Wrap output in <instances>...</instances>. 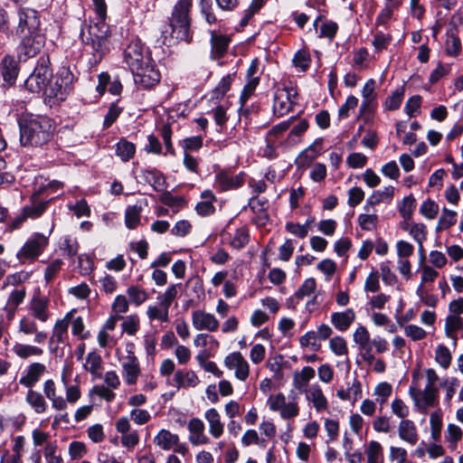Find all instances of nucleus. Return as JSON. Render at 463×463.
Segmentation results:
<instances>
[{
    "mask_svg": "<svg viewBox=\"0 0 463 463\" xmlns=\"http://www.w3.org/2000/svg\"><path fill=\"white\" fill-rule=\"evenodd\" d=\"M124 61L131 71L137 85L150 89L161 79V74L151 57V52L138 38L129 41L124 50Z\"/></svg>",
    "mask_w": 463,
    "mask_h": 463,
    "instance_id": "nucleus-1",
    "label": "nucleus"
},
{
    "mask_svg": "<svg viewBox=\"0 0 463 463\" xmlns=\"http://www.w3.org/2000/svg\"><path fill=\"white\" fill-rule=\"evenodd\" d=\"M192 0H178L175 5L168 24L161 29V42L171 46L179 42L190 43L193 39L190 11Z\"/></svg>",
    "mask_w": 463,
    "mask_h": 463,
    "instance_id": "nucleus-2",
    "label": "nucleus"
},
{
    "mask_svg": "<svg viewBox=\"0 0 463 463\" xmlns=\"http://www.w3.org/2000/svg\"><path fill=\"white\" fill-rule=\"evenodd\" d=\"M20 143L24 146H42L54 131L52 121L40 115L24 114L19 120Z\"/></svg>",
    "mask_w": 463,
    "mask_h": 463,
    "instance_id": "nucleus-3",
    "label": "nucleus"
},
{
    "mask_svg": "<svg viewBox=\"0 0 463 463\" xmlns=\"http://www.w3.org/2000/svg\"><path fill=\"white\" fill-rule=\"evenodd\" d=\"M49 299L35 293L29 302V315L23 317L19 321L18 332L26 335H34L33 342L36 344L43 343L47 338V333L40 331L36 320L41 323H46L51 317L49 310Z\"/></svg>",
    "mask_w": 463,
    "mask_h": 463,
    "instance_id": "nucleus-4",
    "label": "nucleus"
},
{
    "mask_svg": "<svg viewBox=\"0 0 463 463\" xmlns=\"http://www.w3.org/2000/svg\"><path fill=\"white\" fill-rule=\"evenodd\" d=\"M109 36V27L104 21L85 24V28H81V41L85 45L86 52L91 54L89 60L90 66L98 65L108 52Z\"/></svg>",
    "mask_w": 463,
    "mask_h": 463,
    "instance_id": "nucleus-5",
    "label": "nucleus"
},
{
    "mask_svg": "<svg viewBox=\"0 0 463 463\" xmlns=\"http://www.w3.org/2000/svg\"><path fill=\"white\" fill-rule=\"evenodd\" d=\"M50 65L51 61L48 54H43L39 58L33 71L24 82L29 91L39 93L47 86L53 76Z\"/></svg>",
    "mask_w": 463,
    "mask_h": 463,
    "instance_id": "nucleus-6",
    "label": "nucleus"
},
{
    "mask_svg": "<svg viewBox=\"0 0 463 463\" xmlns=\"http://www.w3.org/2000/svg\"><path fill=\"white\" fill-rule=\"evenodd\" d=\"M48 243L49 238L47 236L36 232L18 250L16 258L21 263H24L25 260H34L44 251Z\"/></svg>",
    "mask_w": 463,
    "mask_h": 463,
    "instance_id": "nucleus-7",
    "label": "nucleus"
},
{
    "mask_svg": "<svg viewBox=\"0 0 463 463\" xmlns=\"http://www.w3.org/2000/svg\"><path fill=\"white\" fill-rule=\"evenodd\" d=\"M45 43V37L42 33L22 34V41L17 49L20 61H26L41 52Z\"/></svg>",
    "mask_w": 463,
    "mask_h": 463,
    "instance_id": "nucleus-8",
    "label": "nucleus"
},
{
    "mask_svg": "<svg viewBox=\"0 0 463 463\" xmlns=\"http://www.w3.org/2000/svg\"><path fill=\"white\" fill-rule=\"evenodd\" d=\"M410 396L414 404L420 411H425L427 408L432 407L438 402L439 390L436 386L426 384L423 390H416L411 387L409 390Z\"/></svg>",
    "mask_w": 463,
    "mask_h": 463,
    "instance_id": "nucleus-9",
    "label": "nucleus"
},
{
    "mask_svg": "<svg viewBox=\"0 0 463 463\" xmlns=\"http://www.w3.org/2000/svg\"><path fill=\"white\" fill-rule=\"evenodd\" d=\"M65 77L52 79L43 89V93L48 99H55L56 100H64L71 91V75L66 72Z\"/></svg>",
    "mask_w": 463,
    "mask_h": 463,
    "instance_id": "nucleus-10",
    "label": "nucleus"
},
{
    "mask_svg": "<svg viewBox=\"0 0 463 463\" xmlns=\"http://www.w3.org/2000/svg\"><path fill=\"white\" fill-rule=\"evenodd\" d=\"M17 33L20 34L39 33L40 17L37 11L31 8L21 9L18 13Z\"/></svg>",
    "mask_w": 463,
    "mask_h": 463,
    "instance_id": "nucleus-11",
    "label": "nucleus"
},
{
    "mask_svg": "<svg viewBox=\"0 0 463 463\" xmlns=\"http://www.w3.org/2000/svg\"><path fill=\"white\" fill-rule=\"evenodd\" d=\"M297 94V91L293 88L284 87L279 89L274 99V112L279 116H283L291 110Z\"/></svg>",
    "mask_w": 463,
    "mask_h": 463,
    "instance_id": "nucleus-12",
    "label": "nucleus"
},
{
    "mask_svg": "<svg viewBox=\"0 0 463 463\" xmlns=\"http://www.w3.org/2000/svg\"><path fill=\"white\" fill-rule=\"evenodd\" d=\"M224 364L230 370L235 369V376L240 381H245L250 373V365L240 352H234L224 359Z\"/></svg>",
    "mask_w": 463,
    "mask_h": 463,
    "instance_id": "nucleus-13",
    "label": "nucleus"
},
{
    "mask_svg": "<svg viewBox=\"0 0 463 463\" xmlns=\"http://www.w3.org/2000/svg\"><path fill=\"white\" fill-rule=\"evenodd\" d=\"M37 194L33 195L32 203L24 207L22 214L14 220L12 223L14 229L19 228L27 218L34 219L43 214L48 202H37Z\"/></svg>",
    "mask_w": 463,
    "mask_h": 463,
    "instance_id": "nucleus-14",
    "label": "nucleus"
},
{
    "mask_svg": "<svg viewBox=\"0 0 463 463\" xmlns=\"http://www.w3.org/2000/svg\"><path fill=\"white\" fill-rule=\"evenodd\" d=\"M244 181V174L240 173L237 175L221 171L215 175V186L221 191H228L237 189L241 186Z\"/></svg>",
    "mask_w": 463,
    "mask_h": 463,
    "instance_id": "nucleus-15",
    "label": "nucleus"
},
{
    "mask_svg": "<svg viewBox=\"0 0 463 463\" xmlns=\"http://www.w3.org/2000/svg\"><path fill=\"white\" fill-rule=\"evenodd\" d=\"M192 323L197 330L216 331L219 327V322L212 314L204 311L195 310L192 314Z\"/></svg>",
    "mask_w": 463,
    "mask_h": 463,
    "instance_id": "nucleus-16",
    "label": "nucleus"
},
{
    "mask_svg": "<svg viewBox=\"0 0 463 463\" xmlns=\"http://www.w3.org/2000/svg\"><path fill=\"white\" fill-rule=\"evenodd\" d=\"M230 42L229 36L211 31V58L213 60L222 58L227 52Z\"/></svg>",
    "mask_w": 463,
    "mask_h": 463,
    "instance_id": "nucleus-17",
    "label": "nucleus"
},
{
    "mask_svg": "<svg viewBox=\"0 0 463 463\" xmlns=\"http://www.w3.org/2000/svg\"><path fill=\"white\" fill-rule=\"evenodd\" d=\"M190 431L189 441L194 446L203 445L209 442V438L204 434V423L198 418H193L188 422Z\"/></svg>",
    "mask_w": 463,
    "mask_h": 463,
    "instance_id": "nucleus-18",
    "label": "nucleus"
},
{
    "mask_svg": "<svg viewBox=\"0 0 463 463\" xmlns=\"http://www.w3.org/2000/svg\"><path fill=\"white\" fill-rule=\"evenodd\" d=\"M45 371L46 367L43 364L33 363L28 366L19 382L22 385L31 388L40 380Z\"/></svg>",
    "mask_w": 463,
    "mask_h": 463,
    "instance_id": "nucleus-19",
    "label": "nucleus"
},
{
    "mask_svg": "<svg viewBox=\"0 0 463 463\" xmlns=\"http://www.w3.org/2000/svg\"><path fill=\"white\" fill-rule=\"evenodd\" d=\"M399 437L402 440L415 445L419 436L415 423L411 420H402L398 426Z\"/></svg>",
    "mask_w": 463,
    "mask_h": 463,
    "instance_id": "nucleus-20",
    "label": "nucleus"
},
{
    "mask_svg": "<svg viewBox=\"0 0 463 463\" xmlns=\"http://www.w3.org/2000/svg\"><path fill=\"white\" fill-rule=\"evenodd\" d=\"M43 393L51 401L54 410L64 411L67 408L66 401L61 395L56 393V385L52 380H46L43 383Z\"/></svg>",
    "mask_w": 463,
    "mask_h": 463,
    "instance_id": "nucleus-21",
    "label": "nucleus"
},
{
    "mask_svg": "<svg viewBox=\"0 0 463 463\" xmlns=\"http://www.w3.org/2000/svg\"><path fill=\"white\" fill-rule=\"evenodd\" d=\"M70 321V314L66 315L63 318L58 319L52 328V335L49 340L51 344H62L65 345L68 339V327Z\"/></svg>",
    "mask_w": 463,
    "mask_h": 463,
    "instance_id": "nucleus-22",
    "label": "nucleus"
},
{
    "mask_svg": "<svg viewBox=\"0 0 463 463\" xmlns=\"http://www.w3.org/2000/svg\"><path fill=\"white\" fill-rule=\"evenodd\" d=\"M355 319V313L352 308L344 312H335L331 315V323L339 331H345Z\"/></svg>",
    "mask_w": 463,
    "mask_h": 463,
    "instance_id": "nucleus-23",
    "label": "nucleus"
},
{
    "mask_svg": "<svg viewBox=\"0 0 463 463\" xmlns=\"http://www.w3.org/2000/svg\"><path fill=\"white\" fill-rule=\"evenodd\" d=\"M123 375L128 384H134L140 373L139 364L136 356L128 355L122 364Z\"/></svg>",
    "mask_w": 463,
    "mask_h": 463,
    "instance_id": "nucleus-24",
    "label": "nucleus"
},
{
    "mask_svg": "<svg viewBox=\"0 0 463 463\" xmlns=\"http://www.w3.org/2000/svg\"><path fill=\"white\" fill-rule=\"evenodd\" d=\"M305 392H307V399L314 404L317 411L327 408V400L318 384L311 385Z\"/></svg>",
    "mask_w": 463,
    "mask_h": 463,
    "instance_id": "nucleus-25",
    "label": "nucleus"
},
{
    "mask_svg": "<svg viewBox=\"0 0 463 463\" xmlns=\"http://www.w3.org/2000/svg\"><path fill=\"white\" fill-rule=\"evenodd\" d=\"M204 417L209 423V431L216 439L223 433V424L221 421L219 412L212 408L206 411Z\"/></svg>",
    "mask_w": 463,
    "mask_h": 463,
    "instance_id": "nucleus-26",
    "label": "nucleus"
},
{
    "mask_svg": "<svg viewBox=\"0 0 463 463\" xmlns=\"http://www.w3.org/2000/svg\"><path fill=\"white\" fill-rule=\"evenodd\" d=\"M154 442L164 450H170L179 442V437L167 430H161L154 439Z\"/></svg>",
    "mask_w": 463,
    "mask_h": 463,
    "instance_id": "nucleus-27",
    "label": "nucleus"
},
{
    "mask_svg": "<svg viewBox=\"0 0 463 463\" xmlns=\"http://www.w3.org/2000/svg\"><path fill=\"white\" fill-rule=\"evenodd\" d=\"M463 328V318L455 316V315H449L446 317V323H445V333L446 335L453 340V344H457V335L456 332Z\"/></svg>",
    "mask_w": 463,
    "mask_h": 463,
    "instance_id": "nucleus-28",
    "label": "nucleus"
},
{
    "mask_svg": "<svg viewBox=\"0 0 463 463\" xmlns=\"http://www.w3.org/2000/svg\"><path fill=\"white\" fill-rule=\"evenodd\" d=\"M1 72L5 81L13 84L17 77V66L15 61L9 56H5L2 61Z\"/></svg>",
    "mask_w": 463,
    "mask_h": 463,
    "instance_id": "nucleus-29",
    "label": "nucleus"
},
{
    "mask_svg": "<svg viewBox=\"0 0 463 463\" xmlns=\"http://www.w3.org/2000/svg\"><path fill=\"white\" fill-rule=\"evenodd\" d=\"M14 353L22 359H27L31 356H41L43 350L38 346L16 343L13 346Z\"/></svg>",
    "mask_w": 463,
    "mask_h": 463,
    "instance_id": "nucleus-30",
    "label": "nucleus"
},
{
    "mask_svg": "<svg viewBox=\"0 0 463 463\" xmlns=\"http://www.w3.org/2000/svg\"><path fill=\"white\" fill-rule=\"evenodd\" d=\"M315 370L310 366H305L299 373H296L294 376L295 387L304 392L307 389V383L315 377Z\"/></svg>",
    "mask_w": 463,
    "mask_h": 463,
    "instance_id": "nucleus-31",
    "label": "nucleus"
},
{
    "mask_svg": "<svg viewBox=\"0 0 463 463\" xmlns=\"http://www.w3.org/2000/svg\"><path fill=\"white\" fill-rule=\"evenodd\" d=\"M26 402L36 413H43L47 409L44 397L38 392L29 390L26 395Z\"/></svg>",
    "mask_w": 463,
    "mask_h": 463,
    "instance_id": "nucleus-32",
    "label": "nucleus"
},
{
    "mask_svg": "<svg viewBox=\"0 0 463 463\" xmlns=\"http://www.w3.org/2000/svg\"><path fill=\"white\" fill-rule=\"evenodd\" d=\"M141 212V203L128 206L125 213V222L128 229H135L139 224Z\"/></svg>",
    "mask_w": 463,
    "mask_h": 463,
    "instance_id": "nucleus-33",
    "label": "nucleus"
},
{
    "mask_svg": "<svg viewBox=\"0 0 463 463\" xmlns=\"http://www.w3.org/2000/svg\"><path fill=\"white\" fill-rule=\"evenodd\" d=\"M101 356L96 352H90L88 354L86 358V364L84 367L87 371H89L92 375L100 377V370H101Z\"/></svg>",
    "mask_w": 463,
    "mask_h": 463,
    "instance_id": "nucleus-34",
    "label": "nucleus"
},
{
    "mask_svg": "<svg viewBox=\"0 0 463 463\" xmlns=\"http://www.w3.org/2000/svg\"><path fill=\"white\" fill-rule=\"evenodd\" d=\"M135 151V145L126 139H120L117 144L116 154L124 162H128L131 157H133Z\"/></svg>",
    "mask_w": 463,
    "mask_h": 463,
    "instance_id": "nucleus-35",
    "label": "nucleus"
},
{
    "mask_svg": "<svg viewBox=\"0 0 463 463\" xmlns=\"http://www.w3.org/2000/svg\"><path fill=\"white\" fill-rule=\"evenodd\" d=\"M368 463H382L383 459V447L375 440L369 442L366 449Z\"/></svg>",
    "mask_w": 463,
    "mask_h": 463,
    "instance_id": "nucleus-36",
    "label": "nucleus"
},
{
    "mask_svg": "<svg viewBox=\"0 0 463 463\" xmlns=\"http://www.w3.org/2000/svg\"><path fill=\"white\" fill-rule=\"evenodd\" d=\"M435 360L442 368H449L452 360L449 348L444 345H439L435 351Z\"/></svg>",
    "mask_w": 463,
    "mask_h": 463,
    "instance_id": "nucleus-37",
    "label": "nucleus"
},
{
    "mask_svg": "<svg viewBox=\"0 0 463 463\" xmlns=\"http://www.w3.org/2000/svg\"><path fill=\"white\" fill-rule=\"evenodd\" d=\"M61 381L65 386L66 391V404L69 403H75L80 398V391L78 386L76 385H69L67 375L65 373V369L62 372L61 374Z\"/></svg>",
    "mask_w": 463,
    "mask_h": 463,
    "instance_id": "nucleus-38",
    "label": "nucleus"
},
{
    "mask_svg": "<svg viewBox=\"0 0 463 463\" xmlns=\"http://www.w3.org/2000/svg\"><path fill=\"white\" fill-rule=\"evenodd\" d=\"M249 240V230L245 227H241L236 230L230 243L234 249H242L248 244Z\"/></svg>",
    "mask_w": 463,
    "mask_h": 463,
    "instance_id": "nucleus-39",
    "label": "nucleus"
},
{
    "mask_svg": "<svg viewBox=\"0 0 463 463\" xmlns=\"http://www.w3.org/2000/svg\"><path fill=\"white\" fill-rule=\"evenodd\" d=\"M457 222V213L447 208H443L441 216L438 223V230H447Z\"/></svg>",
    "mask_w": 463,
    "mask_h": 463,
    "instance_id": "nucleus-40",
    "label": "nucleus"
},
{
    "mask_svg": "<svg viewBox=\"0 0 463 463\" xmlns=\"http://www.w3.org/2000/svg\"><path fill=\"white\" fill-rule=\"evenodd\" d=\"M404 96V90L397 89L385 100V108L389 110L398 109L402 104Z\"/></svg>",
    "mask_w": 463,
    "mask_h": 463,
    "instance_id": "nucleus-41",
    "label": "nucleus"
},
{
    "mask_svg": "<svg viewBox=\"0 0 463 463\" xmlns=\"http://www.w3.org/2000/svg\"><path fill=\"white\" fill-rule=\"evenodd\" d=\"M392 387L388 383H381L376 385L374 389V395L377 396L376 402L383 406L386 402L388 397L392 394Z\"/></svg>",
    "mask_w": 463,
    "mask_h": 463,
    "instance_id": "nucleus-42",
    "label": "nucleus"
},
{
    "mask_svg": "<svg viewBox=\"0 0 463 463\" xmlns=\"http://www.w3.org/2000/svg\"><path fill=\"white\" fill-rule=\"evenodd\" d=\"M416 208V201L414 197L411 194L409 196H406L403 198L400 207L399 211L401 215L404 219H410L411 217V214Z\"/></svg>",
    "mask_w": 463,
    "mask_h": 463,
    "instance_id": "nucleus-43",
    "label": "nucleus"
},
{
    "mask_svg": "<svg viewBox=\"0 0 463 463\" xmlns=\"http://www.w3.org/2000/svg\"><path fill=\"white\" fill-rule=\"evenodd\" d=\"M376 106V99H363L360 106V116L365 122H368L372 118Z\"/></svg>",
    "mask_w": 463,
    "mask_h": 463,
    "instance_id": "nucleus-44",
    "label": "nucleus"
},
{
    "mask_svg": "<svg viewBox=\"0 0 463 463\" xmlns=\"http://www.w3.org/2000/svg\"><path fill=\"white\" fill-rule=\"evenodd\" d=\"M177 287L178 285H171L167 288L165 292L158 297L160 306L163 308L169 309L173 300L177 296Z\"/></svg>",
    "mask_w": 463,
    "mask_h": 463,
    "instance_id": "nucleus-45",
    "label": "nucleus"
},
{
    "mask_svg": "<svg viewBox=\"0 0 463 463\" xmlns=\"http://www.w3.org/2000/svg\"><path fill=\"white\" fill-rule=\"evenodd\" d=\"M232 80V76L231 74L224 76L220 80L218 85L214 88L213 91V98L216 99L222 98L225 95V93L230 90Z\"/></svg>",
    "mask_w": 463,
    "mask_h": 463,
    "instance_id": "nucleus-46",
    "label": "nucleus"
},
{
    "mask_svg": "<svg viewBox=\"0 0 463 463\" xmlns=\"http://www.w3.org/2000/svg\"><path fill=\"white\" fill-rule=\"evenodd\" d=\"M128 295L131 300L132 303H134L137 306L141 305L144 303L147 298V293L137 287V286H131L128 288Z\"/></svg>",
    "mask_w": 463,
    "mask_h": 463,
    "instance_id": "nucleus-47",
    "label": "nucleus"
},
{
    "mask_svg": "<svg viewBox=\"0 0 463 463\" xmlns=\"http://www.w3.org/2000/svg\"><path fill=\"white\" fill-rule=\"evenodd\" d=\"M331 351L336 355H344L348 352L345 340L341 336H335L329 342Z\"/></svg>",
    "mask_w": 463,
    "mask_h": 463,
    "instance_id": "nucleus-48",
    "label": "nucleus"
},
{
    "mask_svg": "<svg viewBox=\"0 0 463 463\" xmlns=\"http://www.w3.org/2000/svg\"><path fill=\"white\" fill-rule=\"evenodd\" d=\"M317 283L315 279L309 278L307 279L302 286L298 289L295 293V298L298 299H302L306 296H309L316 289Z\"/></svg>",
    "mask_w": 463,
    "mask_h": 463,
    "instance_id": "nucleus-49",
    "label": "nucleus"
},
{
    "mask_svg": "<svg viewBox=\"0 0 463 463\" xmlns=\"http://www.w3.org/2000/svg\"><path fill=\"white\" fill-rule=\"evenodd\" d=\"M392 411L397 417L402 420H406L405 418L409 415L410 410L409 407L404 403L402 399L396 398L392 401L391 404Z\"/></svg>",
    "mask_w": 463,
    "mask_h": 463,
    "instance_id": "nucleus-50",
    "label": "nucleus"
},
{
    "mask_svg": "<svg viewBox=\"0 0 463 463\" xmlns=\"http://www.w3.org/2000/svg\"><path fill=\"white\" fill-rule=\"evenodd\" d=\"M310 55L306 51H298L293 59L294 65L301 71H305L310 64Z\"/></svg>",
    "mask_w": 463,
    "mask_h": 463,
    "instance_id": "nucleus-51",
    "label": "nucleus"
},
{
    "mask_svg": "<svg viewBox=\"0 0 463 463\" xmlns=\"http://www.w3.org/2000/svg\"><path fill=\"white\" fill-rule=\"evenodd\" d=\"M378 216L376 214H360L358 222L360 227L364 231H372L377 224Z\"/></svg>",
    "mask_w": 463,
    "mask_h": 463,
    "instance_id": "nucleus-52",
    "label": "nucleus"
},
{
    "mask_svg": "<svg viewBox=\"0 0 463 463\" xmlns=\"http://www.w3.org/2000/svg\"><path fill=\"white\" fill-rule=\"evenodd\" d=\"M461 43L459 38L455 33L448 35L446 41V52L449 55H457L460 52Z\"/></svg>",
    "mask_w": 463,
    "mask_h": 463,
    "instance_id": "nucleus-53",
    "label": "nucleus"
},
{
    "mask_svg": "<svg viewBox=\"0 0 463 463\" xmlns=\"http://www.w3.org/2000/svg\"><path fill=\"white\" fill-rule=\"evenodd\" d=\"M420 212L428 219H434L439 212V205L431 200H427L420 205Z\"/></svg>",
    "mask_w": 463,
    "mask_h": 463,
    "instance_id": "nucleus-54",
    "label": "nucleus"
},
{
    "mask_svg": "<svg viewBox=\"0 0 463 463\" xmlns=\"http://www.w3.org/2000/svg\"><path fill=\"white\" fill-rule=\"evenodd\" d=\"M139 319L137 316L131 315L124 318L122 323L123 331L129 335H133L138 329Z\"/></svg>",
    "mask_w": 463,
    "mask_h": 463,
    "instance_id": "nucleus-55",
    "label": "nucleus"
},
{
    "mask_svg": "<svg viewBox=\"0 0 463 463\" xmlns=\"http://www.w3.org/2000/svg\"><path fill=\"white\" fill-rule=\"evenodd\" d=\"M430 423L431 429V437L434 440H438L440 437L442 428L441 416L436 412L431 413Z\"/></svg>",
    "mask_w": 463,
    "mask_h": 463,
    "instance_id": "nucleus-56",
    "label": "nucleus"
},
{
    "mask_svg": "<svg viewBox=\"0 0 463 463\" xmlns=\"http://www.w3.org/2000/svg\"><path fill=\"white\" fill-rule=\"evenodd\" d=\"M390 261L382 262L380 265L381 277L383 281L387 285H393L396 280V275L391 270Z\"/></svg>",
    "mask_w": 463,
    "mask_h": 463,
    "instance_id": "nucleus-57",
    "label": "nucleus"
},
{
    "mask_svg": "<svg viewBox=\"0 0 463 463\" xmlns=\"http://www.w3.org/2000/svg\"><path fill=\"white\" fill-rule=\"evenodd\" d=\"M410 233L419 245H420V250H422V242L426 240L427 234L426 226L422 223L414 224L411 226Z\"/></svg>",
    "mask_w": 463,
    "mask_h": 463,
    "instance_id": "nucleus-58",
    "label": "nucleus"
},
{
    "mask_svg": "<svg viewBox=\"0 0 463 463\" xmlns=\"http://www.w3.org/2000/svg\"><path fill=\"white\" fill-rule=\"evenodd\" d=\"M192 225L186 220L177 222L171 230V233L175 236L184 237L191 232Z\"/></svg>",
    "mask_w": 463,
    "mask_h": 463,
    "instance_id": "nucleus-59",
    "label": "nucleus"
},
{
    "mask_svg": "<svg viewBox=\"0 0 463 463\" xmlns=\"http://www.w3.org/2000/svg\"><path fill=\"white\" fill-rule=\"evenodd\" d=\"M338 25L333 21H326L320 27L319 37L333 39L337 32Z\"/></svg>",
    "mask_w": 463,
    "mask_h": 463,
    "instance_id": "nucleus-60",
    "label": "nucleus"
},
{
    "mask_svg": "<svg viewBox=\"0 0 463 463\" xmlns=\"http://www.w3.org/2000/svg\"><path fill=\"white\" fill-rule=\"evenodd\" d=\"M405 335L413 341H419L426 336V331L416 325H408L404 327Z\"/></svg>",
    "mask_w": 463,
    "mask_h": 463,
    "instance_id": "nucleus-61",
    "label": "nucleus"
},
{
    "mask_svg": "<svg viewBox=\"0 0 463 463\" xmlns=\"http://www.w3.org/2000/svg\"><path fill=\"white\" fill-rule=\"evenodd\" d=\"M347 165L352 168H361L367 163V157L362 153H352L346 159Z\"/></svg>",
    "mask_w": 463,
    "mask_h": 463,
    "instance_id": "nucleus-62",
    "label": "nucleus"
},
{
    "mask_svg": "<svg viewBox=\"0 0 463 463\" xmlns=\"http://www.w3.org/2000/svg\"><path fill=\"white\" fill-rule=\"evenodd\" d=\"M62 266V261L59 259L52 261L46 268L44 272V279L47 282L52 281L58 272L61 270Z\"/></svg>",
    "mask_w": 463,
    "mask_h": 463,
    "instance_id": "nucleus-63",
    "label": "nucleus"
},
{
    "mask_svg": "<svg viewBox=\"0 0 463 463\" xmlns=\"http://www.w3.org/2000/svg\"><path fill=\"white\" fill-rule=\"evenodd\" d=\"M421 103V97L419 95L410 98L404 107L405 112L409 117H413L416 112L420 110Z\"/></svg>",
    "mask_w": 463,
    "mask_h": 463,
    "instance_id": "nucleus-64",
    "label": "nucleus"
}]
</instances>
